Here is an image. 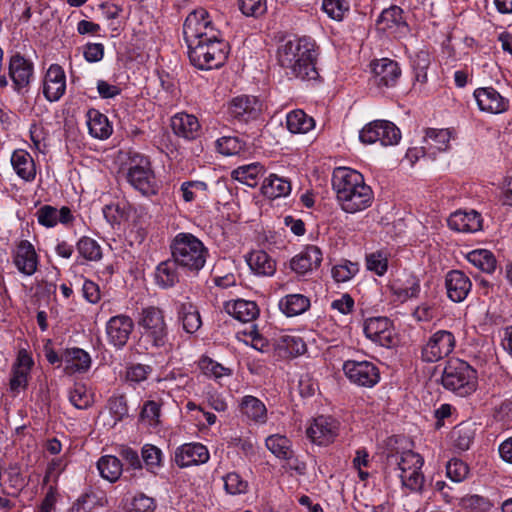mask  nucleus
Masks as SVG:
<instances>
[{
	"label": "nucleus",
	"instance_id": "obj_1",
	"mask_svg": "<svg viewBox=\"0 0 512 512\" xmlns=\"http://www.w3.org/2000/svg\"><path fill=\"white\" fill-rule=\"evenodd\" d=\"M318 47L310 37L284 40L277 49V61L286 74L302 81H316Z\"/></svg>",
	"mask_w": 512,
	"mask_h": 512
},
{
	"label": "nucleus",
	"instance_id": "obj_2",
	"mask_svg": "<svg viewBox=\"0 0 512 512\" xmlns=\"http://www.w3.org/2000/svg\"><path fill=\"white\" fill-rule=\"evenodd\" d=\"M332 188L336 199L346 213H357L371 206L374 195L363 175L348 167H338L333 171Z\"/></svg>",
	"mask_w": 512,
	"mask_h": 512
},
{
	"label": "nucleus",
	"instance_id": "obj_3",
	"mask_svg": "<svg viewBox=\"0 0 512 512\" xmlns=\"http://www.w3.org/2000/svg\"><path fill=\"white\" fill-rule=\"evenodd\" d=\"M170 253L179 268L197 274L205 266L208 249L195 235L180 232L171 240Z\"/></svg>",
	"mask_w": 512,
	"mask_h": 512
},
{
	"label": "nucleus",
	"instance_id": "obj_4",
	"mask_svg": "<svg viewBox=\"0 0 512 512\" xmlns=\"http://www.w3.org/2000/svg\"><path fill=\"white\" fill-rule=\"evenodd\" d=\"M422 456L414 451L407 450L402 453L391 454L387 457L385 472L388 475L395 474L401 480L403 486L413 491H418L424 483Z\"/></svg>",
	"mask_w": 512,
	"mask_h": 512
},
{
	"label": "nucleus",
	"instance_id": "obj_5",
	"mask_svg": "<svg viewBox=\"0 0 512 512\" xmlns=\"http://www.w3.org/2000/svg\"><path fill=\"white\" fill-rule=\"evenodd\" d=\"M188 56L191 64L200 70L220 68L229 54V45L222 33L215 35V39L199 40L188 44Z\"/></svg>",
	"mask_w": 512,
	"mask_h": 512
},
{
	"label": "nucleus",
	"instance_id": "obj_6",
	"mask_svg": "<svg viewBox=\"0 0 512 512\" xmlns=\"http://www.w3.org/2000/svg\"><path fill=\"white\" fill-rule=\"evenodd\" d=\"M137 325L146 349L164 348L168 343V326L164 312L159 307L147 306L142 308L137 317Z\"/></svg>",
	"mask_w": 512,
	"mask_h": 512
},
{
	"label": "nucleus",
	"instance_id": "obj_7",
	"mask_svg": "<svg viewBox=\"0 0 512 512\" xmlns=\"http://www.w3.org/2000/svg\"><path fill=\"white\" fill-rule=\"evenodd\" d=\"M126 180L145 197H152L159 193L160 184L156 179L150 159L145 155L134 153L129 157Z\"/></svg>",
	"mask_w": 512,
	"mask_h": 512
},
{
	"label": "nucleus",
	"instance_id": "obj_8",
	"mask_svg": "<svg viewBox=\"0 0 512 512\" xmlns=\"http://www.w3.org/2000/svg\"><path fill=\"white\" fill-rule=\"evenodd\" d=\"M441 382L444 388L464 397L475 390L476 372L465 361L451 360L443 370Z\"/></svg>",
	"mask_w": 512,
	"mask_h": 512
},
{
	"label": "nucleus",
	"instance_id": "obj_9",
	"mask_svg": "<svg viewBox=\"0 0 512 512\" xmlns=\"http://www.w3.org/2000/svg\"><path fill=\"white\" fill-rule=\"evenodd\" d=\"M221 31L217 29L204 8H198L188 14L183 25L184 39L188 44L199 40L215 39Z\"/></svg>",
	"mask_w": 512,
	"mask_h": 512
},
{
	"label": "nucleus",
	"instance_id": "obj_10",
	"mask_svg": "<svg viewBox=\"0 0 512 512\" xmlns=\"http://www.w3.org/2000/svg\"><path fill=\"white\" fill-rule=\"evenodd\" d=\"M455 335L448 330H437L424 342L421 348V359L426 363L437 362L449 356L455 349Z\"/></svg>",
	"mask_w": 512,
	"mask_h": 512
},
{
	"label": "nucleus",
	"instance_id": "obj_11",
	"mask_svg": "<svg viewBox=\"0 0 512 512\" xmlns=\"http://www.w3.org/2000/svg\"><path fill=\"white\" fill-rule=\"evenodd\" d=\"M359 139L364 144L379 142L382 146H391L398 144L401 139V133L399 128L392 122L375 120L360 130Z\"/></svg>",
	"mask_w": 512,
	"mask_h": 512
},
{
	"label": "nucleus",
	"instance_id": "obj_12",
	"mask_svg": "<svg viewBox=\"0 0 512 512\" xmlns=\"http://www.w3.org/2000/svg\"><path fill=\"white\" fill-rule=\"evenodd\" d=\"M340 432V422L329 415H320L312 419L306 429L310 441L319 446L333 443Z\"/></svg>",
	"mask_w": 512,
	"mask_h": 512
},
{
	"label": "nucleus",
	"instance_id": "obj_13",
	"mask_svg": "<svg viewBox=\"0 0 512 512\" xmlns=\"http://www.w3.org/2000/svg\"><path fill=\"white\" fill-rule=\"evenodd\" d=\"M343 371L351 383L360 387L372 388L380 381L378 367L367 360H347L343 364Z\"/></svg>",
	"mask_w": 512,
	"mask_h": 512
},
{
	"label": "nucleus",
	"instance_id": "obj_14",
	"mask_svg": "<svg viewBox=\"0 0 512 512\" xmlns=\"http://www.w3.org/2000/svg\"><path fill=\"white\" fill-rule=\"evenodd\" d=\"M261 110V102L253 95L243 94L235 96L227 105L228 115L239 122L245 123L257 119Z\"/></svg>",
	"mask_w": 512,
	"mask_h": 512
},
{
	"label": "nucleus",
	"instance_id": "obj_15",
	"mask_svg": "<svg viewBox=\"0 0 512 512\" xmlns=\"http://www.w3.org/2000/svg\"><path fill=\"white\" fill-rule=\"evenodd\" d=\"M363 331L368 339L382 347L389 348L396 343L393 324L387 317L366 319Z\"/></svg>",
	"mask_w": 512,
	"mask_h": 512
},
{
	"label": "nucleus",
	"instance_id": "obj_16",
	"mask_svg": "<svg viewBox=\"0 0 512 512\" xmlns=\"http://www.w3.org/2000/svg\"><path fill=\"white\" fill-rule=\"evenodd\" d=\"M34 75L33 63L21 54L17 53L10 58L9 76L13 82L14 90L18 94L28 91Z\"/></svg>",
	"mask_w": 512,
	"mask_h": 512
},
{
	"label": "nucleus",
	"instance_id": "obj_17",
	"mask_svg": "<svg viewBox=\"0 0 512 512\" xmlns=\"http://www.w3.org/2000/svg\"><path fill=\"white\" fill-rule=\"evenodd\" d=\"M322 260L321 249L315 245H308L290 259L289 268L298 277H304L317 270Z\"/></svg>",
	"mask_w": 512,
	"mask_h": 512
},
{
	"label": "nucleus",
	"instance_id": "obj_18",
	"mask_svg": "<svg viewBox=\"0 0 512 512\" xmlns=\"http://www.w3.org/2000/svg\"><path fill=\"white\" fill-rule=\"evenodd\" d=\"M107 341L116 349H122L134 329V321L125 314L111 317L106 323Z\"/></svg>",
	"mask_w": 512,
	"mask_h": 512
},
{
	"label": "nucleus",
	"instance_id": "obj_19",
	"mask_svg": "<svg viewBox=\"0 0 512 512\" xmlns=\"http://www.w3.org/2000/svg\"><path fill=\"white\" fill-rule=\"evenodd\" d=\"M473 96L480 111L489 114H502L509 110L510 101L502 96L494 87H480L474 90Z\"/></svg>",
	"mask_w": 512,
	"mask_h": 512
},
{
	"label": "nucleus",
	"instance_id": "obj_20",
	"mask_svg": "<svg viewBox=\"0 0 512 512\" xmlns=\"http://www.w3.org/2000/svg\"><path fill=\"white\" fill-rule=\"evenodd\" d=\"M379 31L387 32L397 38L406 36L409 26L403 17V10L399 6H390L384 9L376 20Z\"/></svg>",
	"mask_w": 512,
	"mask_h": 512
},
{
	"label": "nucleus",
	"instance_id": "obj_21",
	"mask_svg": "<svg viewBox=\"0 0 512 512\" xmlns=\"http://www.w3.org/2000/svg\"><path fill=\"white\" fill-rule=\"evenodd\" d=\"M372 82L379 88L394 87L401 76L399 64L391 59L382 58L372 64Z\"/></svg>",
	"mask_w": 512,
	"mask_h": 512
},
{
	"label": "nucleus",
	"instance_id": "obj_22",
	"mask_svg": "<svg viewBox=\"0 0 512 512\" xmlns=\"http://www.w3.org/2000/svg\"><path fill=\"white\" fill-rule=\"evenodd\" d=\"M210 458L207 447L198 442L185 443L175 451L174 461L180 468L206 463Z\"/></svg>",
	"mask_w": 512,
	"mask_h": 512
},
{
	"label": "nucleus",
	"instance_id": "obj_23",
	"mask_svg": "<svg viewBox=\"0 0 512 512\" xmlns=\"http://www.w3.org/2000/svg\"><path fill=\"white\" fill-rule=\"evenodd\" d=\"M66 91V76L60 65L52 64L45 75L43 94L50 101H58Z\"/></svg>",
	"mask_w": 512,
	"mask_h": 512
},
{
	"label": "nucleus",
	"instance_id": "obj_24",
	"mask_svg": "<svg viewBox=\"0 0 512 512\" xmlns=\"http://www.w3.org/2000/svg\"><path fill=\"white\" fill-rule=\"evenodd\" d=\"M445 286L448 298L455 303H460L469 295L472 282L464 272L451 270L446 274Z\"/></svg>",
	"mask_w": 512,
	"mask_h": 512
},
{
	"label": "nucleus",
	"instance_id": "obj_25",
	"mask_svg": "<svg viewBox=\"0 0 512 512\" xmlns=\"http://www.w3.org/2000/svg\"><path fill=\"white\" fill-rule=\"evenodd\" d=\"M61 359L67 375L86 373L92 364L90 354L78 347L65 349L61 353Z\"/></svg>",
	"mask_w": 512,
	"mask_h": 512
},
{
	"label": "nucleus",
	"instance_id": "obj_26",
	"mask_svg": "<svg viewBox=\"0 0 512 512\" xmlns=\"http://www.w3.org/2000/svg\"><path fill=\"white\" fill-rule=\"evenodd\" d=\"M35 215L38 223L46 228L55 227L58 223L69 225L74 220L72 211L67 206L57 209L51 205H43Z\"/></svg>",
	"mask_w": 512,
	"mask_h": 512
},
{
	"label": "nucleus",
	"instance_id": "obj_27",
	"mask_svg": "<svg viewBox=\"0 0 512 512\" xmlns=\"http://www.w3.org/2000/svg\"><path fill=\"white\" fill-rule=\"evenodd\" d=\"M390 290L395 300L401 303L416 299L421 292L420 279L413 274H407L403 278L395 279L390 285Z\"/></svg>",
	"mask_w": 512,
	"mask_h": 512
},
{
	"label": "nucleus",
	"instance_id": "obj_28",
	"mask_svg": "<svg viewBox=\"0 0 512 512\" xmlns=\"http://www.w3.org/2000/svg\"><path fill=\"white\" fill-rule=\"evenodd\" d=\"M447 223L449 228L456 232L474 233L481 229L482 217L475 210H459L449 216Z\"/></svg>",
	"mask_w": 512,
	"mask_h": 512
},
{
	"label": "nucleus",
	"instance_id": "obj_29",
	"mask_svg": "<svg viewBox=\"0 0 512 512\" xmlns=\"http://www.w3.org/2000/svg\"><path fill=\"white\" fill-rule=\"evenodd\" d=\"M14 264L25 275L31 276L36 272L38 257L34 246L28 240H22L18 244L14 255Z\"/></svg>",
	"mask_w": 512,
	"mask_h": 512
},
{
	"label": "nucleus",
	"instance_id": "obj_30",
	"mask_svg": "<svg viewBox=\"0 0 512 512\" xmlns=\"http://www.w3.org/2000/svg\"><path fill=\"white\" fill-rule=\"evenodd\" d=\"M171 128L175 135L193 140L199 136L201 125L194 115L180 112L171 118Z\"/></svg>",
	"mask_w": 512,
	"mask_h": 512
},
{
	"label": "nucleus",
	"instance_id": "obj_31",
	"mask_svg": "<svg viewBox=\"0 0 512 512\" xmlns=\"http://www.w3.org/2000/svg\"><path fill=\"white\" fill-rule=\"evenodd\" d=\"M291 190V180L276 173H270L265 177L261 186L262 194L269 199L287 197L290 195Z\"/></svg>",
	"mask_w": 512,
	"mask_h": 512
},
{
	"label": "nucleus",
	"instance_id": "obj_32",
	"mask_svg": "<svg viewBox=\"0 0 512 512\" xmlns=\"http://www.w3.org/2000/svg\"><path fill=\"white\" fill-rule=\"evenodd\" d=\"M179 264L173 257L160 262L155 269L154 279L157 286L162 289L174 287L179 282Z\"/></svg>",
	"mask_w": 512,
	"mask_h": 512
},
{
	"label": "nucleus",
	"instance_id": "obj_33",
	"mask_svg": "<svg viewBox=\"0 0 512 512\" xmlns=\"http://www.w3.org/2000/svg\"><path fill=\"white\" fill-rule=\"evenodd\" d=\"M86 118L89 134L93 138L105 140L111 136L113 128L106 115L97 109H89Z\"/></svg>",
	"mask_w": 512,
	"mask_h": 512
},
{
	"label": "nucleus",
	"instance_id": "obj_34",
	"mask_svg": "<svg viewBox=\"0 0 512 512\" xmlns=\"http://www.w3.org/2000/svg\"><path fill=\"white\" fill-rule=\"evenodd\" d=\"M178 320L182 323L185 332L193 334L199 330L202 325L200 313L196 306L191 302L176 303Z\"/></svg>",
	"mask_w": 512,
	"mask_h": 512
},
{
	"label": "nucleus",
	"instance_id": "obj_35",
	"mask_svg": "<svg viewBox=\"0 0 512 512\" xmlns=\"http://www.w3.org/2000/svg\"><path fill=\"white\" fill-rule=\"evenodd\" d=\"M251 271L259 276H272L276 272V262L263 250L252 251L246 256Z\"/></svg>",
	"mask_w": 512,
	"mask_h": 512
},
{
	"label": "nucleus",
	"instance_id": "obj_36",
	"mask_svg": "<svg viewBox=\"0 0 512 512\" xmlns=\"http://www.w3.org/2000/svg\"><path fill=\"white\" fill-rule=\"evenodd\" d=\"M11 164L16 174L25 181H32L36 176L35 163L31 155L23 149L15 150Z\"/></svg>",
	"mask_w": 512,
	"mask_h": 512
},
{
	"label": "nucleus",
	"instance_id": "obj_37",
	"mask_svg": "<svg viewBox=\"0 0 512 512\" xmlns=\"http://www.w3.org/2000/svg\"><path fill=\"white\" fill-rule=\"evenodd\" d=\"M278 306L287 317H294L309 309L310 300L302 294H289L280 299Z\"/></svg>",
	"mask_w": 512,
	"mask_h": 512
},
{
	"label": "nucleus",
	"instance_id": "obj_38",
	"mask_svg": "<svg viewBox=\"0 0 512 512\" xmlns=\"http://www.w3.org/2000/svg\"><path fill=\"white\" fill-rule=\"evenodd\" d=\"M264 173L265 168L259 162H254L237 167L232 171L231 175L234 180L249 187H255Z\"/></svg>",
	"mask_w": 512,
	"mask_h": 512
},
{
	"label": "nucleus",
	"instance_id": "obj_39",
	"mask_svg": "<svg viewBox=\"0 0 512 512\" xmlns=\"http://www.w3.org/2000/svg\"><path fill=\"white\" fill-rule=\"evenodd\" d=\"M97 469L103 479L115 483L122 475L123 465L116 456L105 455L97 461Z\"/></svg>",
	"mask_w": 512,
	"mask_h": 512
},
{
	"label": "nucleus",
	"instance_id": "obj_40",
	"mask_svg": "<svg viewBox=\"0 0 512 512\" xmlns=\"http://www.w3.org/2000/svg\"><path fill=\"white\" fill-rule=\"evenodd\" d=\"M240 409L244 415L256 423H265L267 420L266 406L254 396H244L240 403Z\"/></svg>",
	"mask_w": 512,
	"mask_h": 512
},
{
	"label": "nucleus",
	"instance_id": "obj_41",
	"mask_svg": "<svg viewBox=\"0 0 512 512\" xmlns=\"http://www.w3.org/2000/svg\"><path fill=\"white\" fill-rule=\"evenodd\" d=\"M286 126L291 133L305 134L314 128L315 121L303 110L297 109L287 114Z\"/></svg>",
	"mask_w": 512,
	"mask_h": 512
},
{
	"label": "nucleus",
	"instance_id": "obj_42",
	"mask_svg": "<svg viewBox=\"0 0 512 512\" xmlns=\"http://www.w3.org/2000/svg\"><path fill=\"white\" fill-rule=\"evenodd\" d=\"M180 192L186 203L204 200L208 197V184L200 180L184 181L180 185Z\"/></svg>",
	"mask_w": 512,
	"mask_h": 512
},
{
	"label": "nucleus",
	"instance_id": "obj_43",
	"mask_svg": "<svg viewBox=\"0 0 512 512\" xmlns=\"http://www.w3.org/2000/svg\"><path fill=\"white\" fill-rule=\"evenodd\" d=\"M228 312L235 319L245 323L254 320L259 314V309L253 301L238 299L231 306H228Z\"/></svg>",
	"mask_w": 512,
	"mask_h": 512
},
{
	"label": "nucleus",
	"instance_id": "obj_44",
	"mask_svg": "<svg viewBox=\"0 0 512 512\" xmlns=\"http://www.w3.org/2000/svg\"><path fill=\"white\" fill-rule=\"evenodd\" d=\"M411 66L415 80L425 84L428 80L427 70L431 64V56L427 50H419L410 56Z\"/></svg>",
	"mask_w": 512,
	"mask_h": 512
},
{
	"label": "nucleus",
	"instance_id": "obj_45",
	"mask_svg": "<svg viewBox=\"0 0 512 512\" xmlns=\"http://www.w3.org/2000/svg\"><path fill=\"white\" fill-rule=\"evenodd\" d=\"M468 261L485 273L496 269V259L493 253L486 249H476L467 254Z\"/></svg>",
	"mask_w": 512,
	"mask_h": 512
},
{
	"label": "nucleus",
	"instance_id": "obj_46",
	"mask_svg": "<svg viewBox=\"0 0 512 512\" xmlns=\"http://www.w3.org/2000/svg\"><path fill=\"white\" fill-rule=\"evenodd\" d=\"M141 458L146 470L152 474H157L163 466V453L155 445L145 444L141 449Z\"/></svg>",
	"mask_w": 512,
	"mask_h": 512
},
{
	"label": "nucleus",
	"instance_id": "obj_47",
	"mask_svg": "<svg viewBox=\"0 0 512 512\" xmlns=\"http://www.w3.org/2000/svg\"><path fill=\"white\" fill-rule=\"evenodd\" d=\"M76 249L79 255L87 261H99L102 258L101 246L93 238L81 237L76 244Z\"/></svg>",
	"mask_w": 512,
	"mask_h": 512
},
{
	"label": "nucleus",
	"instance_id": "obj_48",
	"mask_svg": "<svg viewBox=\"0 0 512 512\" xmlns=\"http://www.w3.org/2000/svg\"><path fill=\"white\" fill-rule=\"evenodd\" d=\"M450 132L448 129L430 128L426 131L425 143L427 148L437 151H445L450 142Z\"/></svg>",
	"mask_w": 512,
	"mask_h": 512
},
{
	"label": "nucleus",
	"instance_id": "obj_49",
	"mask_svg": "<svg viewBox=\"0 0 512 512\" xmlns=\"http://www.w3.org/2000/svg\"><path fill=\"white\" fill-rule=\"evenodd\" d=\"M69 401L77 409H87L93 403L92 394L82 383H76L69 390Z\"/></svg>",
	"mask_w": 512,
	"mask_h": 512
},
{
	"label": "nucleus",
	"instance_id": "obj_50",
	"mask_svg": "<svg viewBox=\"0 0 512 512\" xmlns=\"http://www.w3.org/2000/svg\"><path fill=\"white\" fill-rule=\"evenodd\" d=\"M474 437L475 429L472 425L460 424L452 432L454 446L461 451H466L470 448Z\"/></svg>",
	"mask_w": 512,
	"mask_h": 512
},
{
	"label": "nucleus",
	"instance_id": "obj_51",
	"mask_svg": "<svg viewBox=\"0 0 512 512\" xmlns=\"http://www.w3.org/2000/svg\"><path fill=\"white\" fill-rule=\"evenodd\" d=\"M224 489L229 495L246 494L249 490V483L236 472H229L222 476Z\"/></svg>",
	"mask_w": 512,
	"mask_h": 512
},
{
	"label": "nucleus",
	"instance_id": "obj_52",
	"mask_svg": "<svg viewBox=\"0 0 512 512\" xmlns=\"http://www.w3.org/2000/svg\"><path fill=\"white\" fill-rule=\"evenodd\" d=\"M267 449L277 458H287L292 451L290 440L282 435H270L265 441Z\"/></svg>",
	"mask_w": 512,
	"mask_h": 512
},
{
	"label": "nucleus",
	"instance_id": "obj_53",
	"mask_svg": "<svg viewBox=\"0 0 512 512\" xmlns=\"http://www.w3.org/2000/svg\"><path fill=\"white\" fill-rule=\"evenodd\" d=\"M198 366L205 376L215 380H219L223 376H228L231 373L230 369L207 356H203L199 359Z\"/></svg>",
	"mask_w": 512,
	"mask_h": 512
},
{
	"label": "nucleus",
	"instance_id": "obj_54",
	"mask_svg": "<svg viewBox=\"0 0 512 512\" xmlns=\"http://www.w3.org/2000/svg\"><path fill=\"white\" fill-rule=\"evenodd\" d=\"M359 272V264L349 260H343L333 266L331 274L338 283L350 281Z\"/></svg>",
	"mask_w": 512,
	"mask_h": 512
},
{
	"label": "nucleus",
	"instance_id": "obj_55",
	"mask_svg": "<svg viewBox=\"0 0 512 512\" xmlns=\"http://www.w3.org/2000/svg\"><path fill=\"white\" fill-rule=\"evenodd\" d=\"M245 143L235 136H223L216 141V148L224 156L237 155L244 150Z\"/></svg>",
	"mask_w": 512,
	"mask_h": 512
},
{
	"label": "nucleus",
	"instance_id": "obj_56",
	"mask_svg": "<svg viewBox=\"0 0 512 512\" xmlns=\"http://www.w3.org/2000/svg\"><path fill=\"white\" fill-rule=\"evenodd\" d=\"M152 371L153 368L150 365L133 363L126 367L125 379L131 385L139 384L145 381Z\"/></svg>",
	"mask_w": 512,
	"mask_h": 512
},
{
	"label": "nucleus",
	"instance_id": "obj_57",
	"mask_svg": "<svg viewBox=\"0 0 512 512\" xmlns=\"http://www.w3.org/2000/svg\"><path fill=\"white\" fill-rule=\"evenodd\" d=\"M238 8L246 17L258 18L267 11V0H238Z\"/></svg>",
	"mask_w": 512,
	"mask_h": 512
},
{
	"label": "nucleus",
	"instance_id": "obj_58",
	"mask_svg": "<svg viewBox=\"0 0 512 512\" xmlns=\"http://www.w3.org/2000/svg\"><path fill=\"white\" fill-rule=\"evenodd\" d=\"M366 267L378 276H383L388 269V259L384 252L377 251L366 255Z\"/></svg>",
	"mask_w": 512,
	"mask_h": 512
},
{
	"label": "nucleus",
	"instance_id": "obj_59",
	"mask_svg": "<svg viewBox=\"0 0 512 512\" xmlns=\"http://www.w3.org/2000/svg\"><path fill=\"white\" fill-rule=\"evenodd\" d=\"M322 10L333 20L341 21L349 6L344 0H323Z\"/></svg>",
	"mask_w": 512,
	"mask_h": 512
},
{
	"label": "nucleus",
	"instance_id": "obj_60",
	"mask_svg": "<svg viewBox=\"0 0 512 512\" xmlns=\"http://www.w3.org/2000/svg\"><path fill=\"white\" fill-rule=\"evenodd\" d=\"M469 468L462 460L453 458L446 465V475L453 482H462L468 475Z\"/></svg>",
	"mask_w": 512,
	"mask_h": 512
},
{
	"label": "nucleus",
	"instance_id": "obj_61",
	"mask_svg": "<svg viewBox=\"0 0 512 512\" xmlns=\"http://www.w3.org/2000/svg\"><path fill=\"white\" fill-rule=\"evenodd\" d=\"M108 409L114 420V424L121 421L128 415V407L123 396L111 397L108 400Z\"/></svg>",
	"mask_w": 512,
	"mask_h": 512
},
{
	"label": "nucleus",
	"instance_id": "obj_62",
	"mask_svg": "<svg viewBox=\"0 0 512 512\" xmlns=\"http://www.w3.org/2000/svg\"><path fill=\"white\" fill-rule=\"evenodd\" d=\"M131 508L136 512H154L156 508V501L154 498L139 492L133 496Z\"/></svg>",
	"mask_w": 512,
	"mask_h": 512
},
{
	"label": "nucleus",
	"instance_id": "obj_63",
	"mask_svg": "<svg viewBox=\"0 0 512 512\" xmlns=\"http://www.w3.org/2000/svg\"><path fill=\"white\" fill-rule=\"evenodd\" d=\"M160 410L159 403L148 400L143 404L140 417L143 421L148 422L149 425H156L159 422Z\"/></svg>",
	"mask_w": 512,
	"mask_h": 512
},
{
	"label": "nucleus",
	"instance_id": "obj_64",
	"mask_svg": "<svg viewBox=\"0 0 512 512\" xmlns=\"http://www.w3.org/2000/svg\"><path fill=\"white\" fill-rule=\"evenodd\" d=\"M354 306V299L348 293H344L339 298L334 299L330 305L331 309L337 310L339 313L343 315L350 314L353 311Z\"/></svg>",
	"mask_w": 512,
	"mask_h": 512
}]
</instances>
